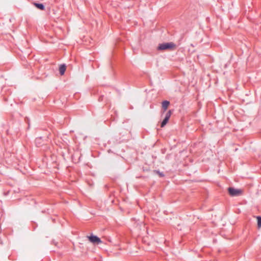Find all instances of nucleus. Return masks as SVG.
I'll return each instance as SVG.
<instances>
[{"instance_id":"1","label":"nucleus","mask_w":261,"mask_h":261,"mask_svg":"<svg viewBox=\"0 0 261 261\" xmlns=\"http://www.w3.org/2000/svg\"><path fill=\"white\" fill-rule=\"evenodd\" d=\"M176 45L172 42L160 43L158 46L159 50H173L175 48Z\"/></svg>"},{"instance_id":"2","label":"nucleus","mask_w":261,"mask_h":261,"mask_svg":"<svg viewBox=\"0 0 261 261\" xmlns=\"http://www.w3.org/2000/svg\"><path fill=\"white\" fill-rule=\"evenodd\" d=\"M243 193V190L242 189L235 188L234 187H229V196L235 197L240 196Z\"/></svg>"},{"instance_id":"3","label":"nucleus","mask_w":261,"mask_h":261,"mask_svg":"<svg viewBox=\"0 0 261 261\" xmlns=\"http://www.w3.org/2000/svg\"><path fill=\"white\" fill-rule=\"evenodd\" d=\"M172 112H173V110H170L166 113L165 118H164V119L163 120V121L161 122V127H163L166 125V124L168 122V121L171 117V115Z\"/></svg>"},{"instance_id":"4","label":"nucleus","mask_w":261,"mask_h":261,"mask_svg":"<svg viewBox=\"0 0 261 261\" xmlns=\"http://www.w3.org/2000/svg\"><path fill=\"white\" fill-rule=\"evenodd\" d=\"M88 238L90 242L94 244H99L102 243L99 237L93 234L88 236Z\"/></svg>"},{"instance_id":"5","label":"nucleus","mask_w":261,"mask_h":261,"mask_svg":"<svg viewBox=\"0 0 261 261\" xmlns=\"http://www.w3.org/2000/svg\"><path fill=\"white\" fill-rule=\"evenodd\" d=\"M162 109H163V112L164 113L166 111L168 106L170 105V102L168 100H164L162 103Z\"/></svg>"},{"instance_id":"6","label":"nucleus","mask_w":261,"mask_h":261,"mask_svg":"<svg viewBox=\"0 0 261 261\" xmlns=\"http://www.w3.org/2000/svg\"><path fill=\"white\" fill-rule=\"evenodd\" d=\"M33 5L35 6L38 9L40 10H45V6L42 3H38L36 2H33Z\"/></svg>"},{"instance_id":"7","label":"nucleus","mask_w":261,"mask_h":261,"mask_svg":"<svg viewBox=\"0 0 261 261\" xmlns=\"http://www.w3.org/2000/svg\"><path fill=\"white\" fill-rule=\"evenodd\" d=\"M66 69V66L65 64H62L59 67V72L61 75H63L65 73V70Z\"/></svg>"},{"instance_id":"8","label":"nucleus","mask_w":261,"mask_h":261,"mask_svg":"<svg viewBox=\"0 0 261 261\" xmlns=\"http://www.w3.org/2000/svg\"><path fill=\"white\" fill-rule=\"evenodd\" d=\"M41 141H42L41 137H37L36 138L35 143L37 145V146H39L41 145V143H42Z\"/></svg>"},{"instance_id":"9","label":"nucleus","mask_w":261,"mask_h":261,"mask_svg":"<svg viewBox=\"0 0 261 261\" xmlns=\"http://www.w3.org/2000/svg\"><path fill=\"white\" fill-rule=\"evenodd\" d=\"M154 172L159 175L161 177H164L165 174L163 172H160L159 170H154Z\"/></svg>"},{"instance_id":"10","label":"nucleus","mask_w":261,"mask_h":261,"mask_svg":"<svg viewBox=\"0 0 261 261\" xmlns=\"http://www.w3.org/2000/svg\"><path fill=\"white\" fill-rule=\"evenodd\" d=\"M258 227H261V217H257Z\"/></svg>"},{"instance_id":"11","label":"nucleus","mask_w":261,"mask_h":261,"mask_svg":"<svg viewBox=\"0 0 261 261\" xmlns=\"http://www.w3.org/2000/svg\"><path fill=\"white\" fill-rule=\"evenodd\" d=\"M25 121H27V122L28 123V127H30V120L28 118H25Z\"/></svg>"},{"instance_id":"12","label":"nucleus","mask_w":261,"mask_h":261,"mask_svg":"<svg viewBox=\"0 0 261 261\" xmlns=\"http://www.w3.org/2000/svg\"><path fill=\"white\" fill-rule=\"evenodd\" d=\"M103 95H101L99 97V99H98V100L99 101H101L103 100Z\"/></svg>"}]
</instances>
